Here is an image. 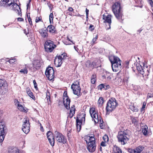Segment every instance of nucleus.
I'll return each mask as SVG.
<instances>
[{"mask_svg":"<svg viewBox=\"0 0 153 153\" xmlns=\"http://www.w3.org/2000/svg\"><path fill=\"white\" fill-rule=\"evenodd\" d=\"M68 10L69 11H70V12H72L74 10L73 9V8L71 7H69V8H68Z\"/></svg>","mask_w":153,"mask_h":153,"instance_id":"54","label":"nucleus"},{"mask_svg":"<svg viewBox=\"0 0 153 153\" xmlns=\"http://www.w3.org/2000/svg\"><path fill=\"white\" fill-rule=\"evenodd\" d=\"M116 149V152L115 153H122V152L121 149H120L119 147H116L115 148Z\"/></svg>","mask_w":153,"mask_h":153,"instance_id":"41","label":"nucleus"},{"mask_svg":"<svg viewBox=\"0 0 153 153\" xmlns=\"http://www.w3.org/2000/svg\"><path fill=\"white\" fill-rule=\"evenodd\" d=\"M90 113L91 117L94 119L95 123L98 122V116L97 114L95 111L94 108H91L90 110Z\"/></svg>","mask_w":153,"mask_h":153,"instance_id":"19","label":"nucleus"},{"mask_svg":"<svg viewBox=\"0 0 153 153\" xmlns=\"http://www.w3.org/2000/svg\"><path fill=\"white\" fill-rule=\"evenodd\" d=\"M135 62L134 61V65L136 64L137 69L139 73L143 75L144 74V69L143 66H145L144 64L140 62L139 58L137 56H134Z\"/></svg>","mask_w":153,"mask_h":153,"instance_id":"5","label":"nucleus"},{"mask_svg":"<svg viewBox=\"0 0 153 153\" xmlns=\"http://www.w3.org/2000/svg\"><path fill=\"white\" fill-rule=\"evenodd\" d=\"M27 17H28V22L30 24V25H32V22L31 21V19L30 17V16H29V17H28V16L27 15Z\"/></svg>","mask_w":153,"mask_h":153,"instance_id":"45","label":"nucleus"},{"mask_svg":"<svg viewBox=\"0 0 153 153\" xmlns=\"http://www.w3.org/2000/svg\"><path fill=\"white\" fill-rule=\"evenodd\" d=\"M16 61V59H10L9 60V62L11 64L13 63H14Z\"/></svg>","mask_w":153,"mask_h":153,"instance_id":"44","label":"nucleus"},{"mask_svg":"<svg viewBox=\"0 0 153 153\" xmlns=\"http://www.w3.org/2000/svg\"><path fill=\"white\" fill-rule=\"evenodd\" d=\"M86 14H88L89 10L87 9V8L86 9Z\"/></svg>","mask_w":153,"mask_h":153,"instance_id":"60","label":"nucleus"},{"mask_svg":"<svg viewBox=\"0 0 153 153\" xmlns=\"http://www.w3.org/2000/svg\"><path fill=\"white\" fill-rule=\"evenodd\" d=\"M74 48H75V50L76 51H77V48H76V47H75V46H74Z\"/></svg>","mask_w":153,"mask_h":153,"instance_id":"63","label":"nucleus"},{"mask_svg":"<svg viewBox=\"0 0 153 153\" xmlns=\"http://www.w3.org/2000/svg\"><path fill=\"white\" fill-rule=\"evenodd\" d=\"M48 7H49L50 9L51 10L52 9V8H53V6L51 4H49L48 5Z\"/></svg>","mask_w":153,"mask_h":153,"instance_id":"58","label":"nucleus"},{"mask_svg":"<svg viewBox=\"0 0 153 153\" xmlns=\"http://www.w3.org/2000/svg\"><path fill=\"white\" fill-rule=\"evenodd\" d=\"M19 72L24 74H27L28 73V70L26 67H25L20 70Z\"/></svg>","mask_w":153,"mask_h":153,"instance_id":"35","label":"nucleus"},{"mask_svg":"<svg viewBox=\"0 0 153 153\" xmlns=\"http://www.w3.org/2000/svg\"><path fill=\"white\" fill-rule=\"evenodd\" d=\"M136 3L138 4V5L135 6L139 7L140 8H142L143 6V3L142 0H137L136 1Z\"/></svg>","mask_w":153,"mask_h":153,"instance_id":"33","label":"nucleus"},{"mask_svg":"<svg viewBox=\"0 0 153 153\" xmlns=\"http://www.w3.org/2000/svg\"><path fill=\"white\" fill-rule=\"evenodd\" d=\"M53 14L52 13H51L49 15V20L50 23H51L52 22H53Z\"/></svg>","mask_w":153,"mask_h":153,"instance_id":"39","label":"nucleus"},{"mask_svg":"<svg viewBox=\"0 0 153 153\" xmlns=\"http://www.w3.org/2000/svg\"><path fill=\"white\" fill-rule=\"evenodd\" d=\"M71 131V130H70V131H68V132L67 133V136L68 137V140H69V139L71 137V134L70 133V132Z\"/></svg>","mask_w":153,"mask_h":153,"instance_id":"47","label":"nucleus"},{"mask_svg":"<svg viewBox=\"0 0 153 153\" xmlns=\"http://www.w3.org/2000/svg\"><path fill=\"white\" fill-rule=\"evenodd\" d=\"M30 123L29 121L27 118H26L22 125V129L23 131L25 134L28 133L30 131Z\"/></svg>","mask_w":153,"mask_h":153,"instance_id":"13","label":"nucleus"},{"mask_svg":"<svg viewBox=\"0 0 153 153\" xmlns=\"http://www.w3.org/2000/svg\"><path fill=\"white\" fill-rule=\"evenodd\" d=\"M112 10L116 18L120 21L123 20L122 11L120 3L117 2L114 3L112 6Z\"/></svg>","mask_w":153,"mask_h":153,"instance_id":"1","label":"nucleus"},{"mask_svg":"<svg viewBox=\"0 0 153 153\" xmlns=\"http://www.w3.org/2000/svg\"><path fill=\"white\" fill-rule=\"evenodd\" d=\"M128 151L130 153H134V149H129Z\"/></svg>","mask_w":153,"mask_h":153,"instance_id":"50","label":"nucleus"},{"mask_svg":"<svg viewBox=\"0 0 153 153\" xmlns=\"http://www.w3.org/2000/svg\"><path fill=\"white\" fill-rule=\"evenodd\" d=\"M103 139L104 141L107 142L109 140L108 136L106 134L103 137Z\"/></svg>","mask_w":153,"mask_h":153,"instance_id":"40","label":"nucleus"},{"mask_svg":"<svg viewBox=\"0 0 153 153\" xmlns=\"http://www.w3.org/2000/svg\"><path fill=\"white\" fill-rule=\"evenodd\" d=\"M7 133V128L3 122H0V142H2Z\"/></svg>","mask_w":153,"mask_h":153,"instance_id":"9","label":"nucleus"},{"mask_svg":"<svg viewBox=\"0 0 153 153\" xmlns=\"http://www.w3.org/2000/svg\"><path fill=\"white\" fill-rule=\"evenodd\" d=\"M143 147L142 146H139L134 150V153H140L143 150Z\"/></svg>","mask_w":153,"mask_h":153,"instance_id":"31","label":"nucleus"},{"mask_svg":"<svg viewBox=\"0 0 153 153\" xmlns=\"http://www.w3.org/2000/svg\"><path fill=\"white\" fill-rule=\"evenodd\" d=\"M146 102H144L143 103V106L141 108V112L144 111L145 109L146 108Z\"/></svg>","mask_w":153,"mask_h":153,"instance_id":"42","label":"nucleus"},{"mask_svg":"<svg viewBox=\"0 0 153 153\" xmlns=\"http://www.w3.org/2000/svg\"><path fill=\"white\" fill-rule=\"evenodd\" d=\"M62 63V60L58 56L55 57L54 60V64L56 67L60 66Z\"/></svg>","mask_w":153,"mask_h":153,"instance_id":"23","label":"nucleus"},{"mask_svg":"<svg viewBox=\"0 0 153 153\" xmlns=\"http://www.w3.org/2000/svg\"><path fill=\"white\" fill-rule=\"evenodd\" d=\"M97 38H98L97 35H96V36L93 39L92 42H93V43H95V42L97 40Z\"/></svg>","mask_w":153,"mask_h":153,"instance_id":"46","label":"nucleus"},{"mask_svg":"<svg viewBox=\"0 0 153 153\" xmlns=\"http://www.w3.org/2000/svg\"><path fill=\"white\" fill-rule=\"evenodd\" d=\"M62 60L66 58L67 56V54L65 53H62L60 56H58Z\"/></svg>","mask_w":153,"mask_h":153,"instance_id":"38","label":"nucleus"},{"mask_svg":"<svg viewBox=\"0 0 153 153\" xmlns=\"http://www.w3.org/2000/svg\"><path fill=\"white\" fill-rule=\"evenodd\" d=\"M40 129H41V131H43L44 130L43 129V127L42 126V125L41 123L40 124Z\"/></svg>","mask_w":153,"mask_h":153,"instance_id":"59","label":"nucleus"},{"mask_svg":"<svg viewBox=\"0 0 153 153\" xmlns=\"http://www.w3.org/2000/svg\"><path fill=\"white\" fill-rule=\"evenodd\" d=\"M81 118L79 117L80 120H79L78 118L76 119V127L77 131H79L81 130V125L82 123H84L85 120V113H83L81 114Z\"/></svg>","mask_w":153,"mask_h":153,"instance_id":"10","label":"nucleus"},{"mask_svg":"<svg viewBox=\"0 0 153 153\" xmlns=\"http://www.w3.org/2000/svg\"><path fill=\"white\" fill-rule=\"evenodd\" d=\"M104 101L103 98L102 97L99 98L97 102V104L98 106L99 107H101L104 103Z\"/></svg>","mask_w":153,"mask_h":153,"instance_id":"30","label":"nucleus"},{"mask_svg":"<svg viewBox=\"0 0 153 153\" xmlns=\"http://www.w3.org/2000/svg\"><path fill=\"white\" fill-rule=\"evenodd\" d=\"M56 45L54 44L53 42L51 40H48L45 42V48L46 51L48 52H52L56 47Z\"/></svg>","mask_w":153,"mask_h":153,"instance_id":"8","label":"nucleus"},{"mask_svg":"<svg viewBox=\"0 0 153 153\" xmlns=\"http://www.w3.org/2000/svg\"><path fill=\"white\" fill-rule=\"evenodd\" d=\"M47 138L51 145L53 146L54 145L55 139L52 133L50 131H48L47 134Z\"/></svg>","mask_w":153,"mask_h":153,"instance_id":"17","label":"nucleus"},{"mask_svg":"<svg viewBox=\"0 0 153 153\" xmlns=\"http://www.w3.org/2000/svg\"><path fill=\"white\" fill-rule=\"evenodd\" d=\"M112 16L110 14L106 13L103 15L102 19L104 20V22L108 25L109 27H107V25H106V29L108 30L111 28V18Z\"/></svg>","mask_w":153,"mask_h":153,"instance_id":"11","label":"nucleus"},{"mask_svg":"<svg viewBox=\"0 0 153 153\" xmlns=\"http://www.w3.org/2000/svg\"><path fill=\"white\" fill-rule=\"evenodd\" d=\"M42 20L41 17H36L35 20L36 22H38L40 21H41Z\"/></svg>","mask_w":153,"mask_h":153,"instance_id":"43","label":"nucleus"},{"mask_svg":"<svg viewBox=\"0 0 153 153\" xmlns=\"http://www.w3.org/2000/svg\"><path fill=\"white\" fill-rule=\"evenodd\" d=\"M26 91L28 95L34 100H35V98L33 95V93L31 92L29 88H27L26 89Z\"/></svg>","mask_w":153,"mask_h":153,"instance_id":"26","label":"nucleus"},{"mask_svg":"<svg viewBox=\"0 0 153 153\" xmlns=\"http://www.w3.org/2000/svg\"><path fill=\"white\" fill-rule=\"evenodd\" d=\"M33 83L34 85V88L36 89L37 88V85L36 83V82L35 80H34L33 81Z\"/></svg>","mask_w":153,"mask_h":153,"instance_id":"51","label":"nucleus"},{"mask_svg":"<svg viewBox=\"0 0 153 153\" xmlns=\"http://www.w3.org/2000/svg\"><path fill=\"white\" fill-rule=\"evenodd\" d=\"M14 102L15 103L16 105H17V104L19 103V102L17 100H15L14 101Z\"/></svg>","mask_w":153,"mask_h":153,"instance_id":"56","label":"nucleus"},{"mask_svg":"<svg viewBox=\"0 0 153 153\" xmlns=\"http://www.w3.org/2000/svg\"><path fill=\"white\" fill-rule=\"evenodd\" d=\"M54 73V71L52 68L50 67L46 68L45 74L48 78L49 79L51 80L53 78Z\"/></svg>","mask_w":153,"mask_h":153,"instance_id":"14","label":"nucleus"},{"mask_svg":"<svg viewBox=\"0 0 153 153\" xmlns=\"http://www.w3.org/2000/svg\"><path fill=\"white\" fill-rule=\"evenodd\" d=\"M47 30L49 32L51 33H53L55 32L56 31V29L55 28V27L52 25H49Z\"/></svg>","mask_w":153,"mask_h":153,"instance_id":"25","label":"nucleus"},{"mask_svg":"<svg viewBox=\"0 0 153 153\" xmlns=\"http://www.w3.org/2000/svg\"><path fill=\"white\" fill-rule=\"evenodd\" d=\"M94 25H90L89 27V29L91 31H92L94 29Z\"/></svg>","mask_w":153,"mask_h":153,"instance_id":"48","label":"nucleus"},{"mask_svg":"<svg viewBox=\"0 0 153 153\" xmlns=\"http://www.w3.org/2000/svg\"><path fill=\"white\" fill-rule=\"evenodd\" d=\"M47 30L46 28L41 29L40 30L39 32L41 36L44 37H45L48 36Z\"/></svg>","mask_w":153,"mask_h":153,"instance_id":"24","label":"nucleus"},{"mask_svg":"<svg viewBox=\"0 0 153 153\" xmlns=\"http://www.w3.org/2000/svg\"><path fill=\"white\" fill-rule=\"evenodd\" d=\"M29 3H28L27 4V8H28V7L29 6Z\"/></svg>","mask_w":153,"mask_h":153,"instance_id":"64","label":"nucleus"},{"mask_svg":"<svg viewBox=\"0 0 153 153\" xmlns=\"http://www.w3.org/2000/svg\"><path fill=\"white\" fill-rule=\"evenodd\" d=\"M143 29L142 28H140V29L139 30H138L137 31V32L138 33H140L143 30Z\"/></svg>","mask_w":153,"mask_h":153,"instance_id":"57","label":"nucleus"},{"mask_svg":"<svg viewBox=\"0 0 153 153\" xmlns=\"http://www.w3.org/2000/svg\"><path fill=\"white\" fill-rule=\"evenodd\" d=\"M17 19L18 21L20 22L23 21H24V19L21 18H17Z\"/></svg>","mask_w":153,"mask_h":153,"instance_id":"52","label":"nucleus"},{"mask_svg":"<svg viewBox=\"0 0 153 153\" xmlns=\"http://www.w3.org/2000/svg\"><path fill=\"white\" fill-rule=\"evenodd\" d=\"M67 40H68L69 41H71V42H73V41H71V40H70V39L68 38V37H67Z\"/></svg>","mask_w":153,"mask_h":153,"instance_id":"62","label":"nucleus"},{"mask_svg":"<svg viewBox=\"0 0 153 153\" xmlns=\"http://www.w3.org/2000/svg\"><path fill=\"white\" fill-rule=\"evenodd\" d=\"M70 100L67 95H64L63 97V102L65 107L67 109L70 108Z\"/></svg>","mask_w":153,"mask_h":153,"instance_id":"18","label":"nucleus"},{"mask_svg":"<svg viewBox=\"0 0 153 153\" xmlns=\"http://www.w3.org/2000/svg\"><path fill=\"white\" fill-rule=\"evenodd\" d=\"M8 90V85L4 79H0V93L4 94Z\"/></svg>","mask_w":153,"mask_h":153,"instance_id":"12","label":"nucleus"},{"mask_svg":"<svg viewBox=\"0 0 153 153\" xmlns=\"http://www.w3.org/2000/svg\"><path fill=\"white\" fill-rule=\"evenodd\" d=\"M106 142L105 141H102L100 144L101 146H106Z\"/></svg>","mask_w":153,"mask_h":153,"instance_id":"49","label":"nucleus"},{"mask_svg":"<svg viewBox=\"0 0 153 153\" xmlns=\"http://www.w3.org/2000/svg\"><path fill=\"white\" fill-rule=\"evenodd\" d=\"M54 137L56 140L59 143L65 144L67 142L66 137L58 131L55 132Z\"/></svg>","mask_w":153,"mask_h":153,"instance_id":"6","label":"nucleus"},{"mask_svg":"<svg viewBox=\"0 0 153 153\" xmlns=\"http://www.w3.org/2000/svg\"><path fill=\"white\" fill-rule=\"evenodd\" d=\"M113 58V61L110 60L112 68L114 71L116 72L121 68V60L117 56H114Z\"/></svg>","mask_w":153,"mask_h":153,"instance_id":"2","label":"nucleus"},{"mask_svg":"<svg viewBox=\"0 0 153 153\" xmlns=\"http://www.w3.org/2000/svg\"><path fill=\"white\" fill-rule=\"evenodd\" d=\"M96 75L95 74H94L91 78V82L93 84H94L96 81Z\"/></svg>","mask_w":153,"mask_h":153,"instance_id":"32","label":"nucleus"},{"mask_svg":"<svg viewBox=\"0 0 153 153\" xmlns=\"http://www.w3.org/2000/svg\"><path fill=\"white\" fill-rule=\"evenodd\" d=\"M10 8L16 13L19 16H22V12L20 8L17 4L13 3V4L10 7Z\"/></svg>","mask_w":153,"mask_h":153,"instance_id":"15","label":"nucleus"},{"mask_svg":"<svg viewBox=\"0 0 153 153\" xmlns=\"http://www.w3.org/2000/svg\"><path fill=\"white\" fill-rule=\"evenodd\" d=\"M87 147L88 151L91 152H94L96 149L95 142L92 143H88L87 144Z\"/></svg>","mask_w":153,"mask_h":153,"instance_id":"20","label":"nucleus"},{"mask_svg":"<svg viewBox=\"0 0 153 153\" xmlns=\"http://www.w3.org/2000/svg\"><path fill=\"white\" fill-rule=\"evenodd\" d=\"M118 105V104L115 99L111 98L107 103L106 108L107 112H111L116 108Z\"/></svg>","mask_w":153,"mask_h":153,"instance_id":"3","label":"nucleus"},{"mask_svg":"<svg viewBox=\"0 0 153 153\" xmlns=\"http://www.w3.org/2000/svg\"><path fill=\"white\" fill-rule=\"evenodd\" d=\"M9 153H20V151L19 149L15 147H10L8 148Z\"/></svg>","mask_w":153,"mask_h":153,"instance_id":"22","label":"nucleus"},{"mask_svg":"<svg viewBox=\"0 0 153 153\" xmlns=\"http://www.w3.org/2000/svg\"><path fill=\"white\" fill-rule=\"evenodd\" d=\"M75 108L74 105H72L70 108V114L71 117H72L75 114Z\"/></svg>","mask_w":153,"mask_h":153,"instance_id":"27","label":"nucleus"},{"mask_svg":"<svg viewBox=\"0 0 153 153\" xmlns=\"http://www.w3.org/2000/svg\"><path fill=\"white\" fill-rule=\"evenodd\" d=\"M128 136L127 134L125 131L119 132L117 136L118 141L120 142L122 145L125 144L128 140Z\"/></svg>","mask_w":153,"mask_h":153,"instance_id":"4","label":"nucleus"},{"mask_svg":"<svg viewBox=\"0 0 153 153\" xmlns=\"http://www.w3.org/2000/svg\"><path fill=\"white\" fill-rule=\"evenodd\" d=\"M10 8L16 13L19 16H22V12L20 8L17 4L13 3V4L10 7Z\"/></svg>","mask_w":153,"mask_h":153,"instance_id":"16","label":"nucleus"},{"mask_svg":"<svg viewBox=\"0 0 153 153\" xmlns=\"http://www.w3.org/2000/svg\"><path fill=\"white\" fill-rule=\"evenodd\" d=\"M71 88L74 94L80 96L81 95V88L79 86V82L77 81L76 82L73 83L71 86Z\"/></svg>","mask_w":153,"mask_h":153,"instance_id":"7","label":"nucleus"},{"mask_svg":"<svg viewBox=\"0 0 153 153\" xmlns=\"http://www.w3.org/2000/svg\"><path fill=\"white\" fill-rule=\"evenodd\" d=\"M48 96H50V93L49 92H48L46 93V97Z\"/></svg>","mask_w":153,"mask_h":153,"instance_id":"61","label":"nucleus"},{"mask_svg":"<svg viewBox=\"0 0 153 153\" xmlns=\"http://www.w3.org/2000/svg\"><path fill=\"white\" fill-rule=\"evenodd\" d=\"M46 98L47 99V100H48V103H49V101H50V96H48L46 97Z\"/></svg>","mask_w":153,"mask_h":153,"instance_id":"55","label":"nucleus"},{"mask_svg":"<svg viewBox=\"0 0 153 153\" xmlns=\"http://www.w3.org/2000/svg\"><path fill=\"white\" fill-rule=\"evenodd\" d=\"M3 1L5 2V4H7V6L10 7H11L13 4V3H14V0H3Z\"/></svg>","mask_w":153,"mask_h":153,"instance_id":"28","label":"nucleus"},{"mask_svg":"<svg viewBox=\"0 0 153 153\" xmlns=\"http://www.w3.org/2000/svg\"><path fill=\"white\" fill-rule=\"evenodd\" d=\"M117 80L119 82V83H118V84H119V82H120V83H121L123 81L122 79L121 78H118Z\"/></svg>","mask_w":153,"mask_h":153,"instance_id":"53","label":"nucleus"},{"mask_svg":"<svg viewBox=\"0 0 153 153\" xmlns=\"http://www.w3.org/2000/svg\"><path fill=\"white\" fill-rule=\"evenodd\" d=\"M139 120H136V119H134V125H135V122L136 123H137V131H139L140 130V126H139L140 124V122H139Z\"/></svg>","mask_w":153,"mask_h":153,"instance_id":"36","label":"nucleus"},{"mask_svg":"<svg viewBox=\"0 0 153 153\" xmlns=\"http://www.w3.org/2000/svg\"><path fill=\"white\" fill-rule=\"evenodd\" d=\"M94 135L91 136H86L85 137V140L86 141L87 144L88 143H92L95 142V139L94 138Z\"/></svg>","mask_w":153,"mask_h":153,"instance_id":"21","label":"nucleus"},{"mask_svg":"<svg viewBox=\"0 0 153 153\" xmlns=\"http://www.w3.org/2000/svg\"><path fill=\"white\" fill-rule=\"evenodd\" d=\"M148 127L147 126H145L142 128V132L144 135H148Z\"/></svg>","mask_w":153,"mask_h":153,"instance_id":"29","label":"nucleus"},{"mask_svg":"<svg viewBox=\"0 0 153 153\" xmlns=\"http://www.w3.org/2000/svg\"><path fill=\"white\" fill-rule=\"evenodd\" d=\"M108 86L105 85L104 84H102L98 86V89L102 90V89L104 88L105 89H107Z\"/></svg>","mask_w":153,"mask_h":153,"instance_id":"37","label":"nucleus"},{"mask_svg":"<svg viewBox=\"0 0 153 153\" xmlns=\"http://www.w3.org/2000/svg\"><path fill=\"white\" fill-rule=\"evenodd\" d=\"M17 107L18 109L21 111L25 112L26 111L23 106L19 103L17 104Z\"/></svg>","mask_w":153,"mask_h":153,"instance_id":"34","label":"nucleus"}]
</instances>
